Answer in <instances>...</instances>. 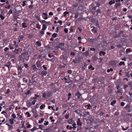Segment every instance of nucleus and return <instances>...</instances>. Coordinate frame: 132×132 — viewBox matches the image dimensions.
<instances>
[{"instance_id": "1", "label": "nucleus", "mask_w": 132, "mask_h": 132, "mask_svg": "<svg viewBox=\"0 0 132 132\" xmlns=\"http://www.w3.org/2000/svg\"><path fill=\"white\" fill-rule=\"evenodd\" d=\"M91 30L92 32L94 33L96 32H97L96 28L94 26H92L90 27Z\"/></svg>"}, {"instance_id": "2", "label": "nucleus", "mask_w": 132, "mask_h": 132, "mask_svg": "<svg viewBox=\"0 0 132 132\" xmlns=\"http://www.w3.org/2000/svg\"><path fill=\"white\" fill-rule=\"evenodd\" d=\"M35 82V81L34 80H33L32 81H31V80L29 79L28 81L29 84L28 86H31V85H33Z\"/></svg>"}, {"instance_id": "3", "label": "nucleus", "mask_w": 132, "mask_h": 132, "mask_svg": "<svg viewBox=\"0 0 132 132\" xmlns=\"http://www.w3.org/2000/svg\"><path fill=\"white\" fill-rule=\"evenodd\" d=\"M76 96H77L78 98H80L81 95L80 94L79 91L77 92L75 94Z\"/></svg>"}, {"instance_id": "4", "label": "nucleus", "mask_w": 132, "mask_h": 132, "mask_svg": "<svg viewBox=\"0 0 132 132\" xmlns=\"http://www.w3.org/2000/svg\"><path fill=\"white\" fill-rule=\"evenodd\" d=\"M47 74V72L46 71L43 70L41 73V75L42 76H45Z\"/></svg>"}, {"instance_id": "5", "label": "nucleus", "mask_w": 132, "mask_h": 132, "mask_svg": "<svg viewBox=\"0 0 132 132\" xmlns=\"http://www.w3.org/2000/svg\"><path fill=\"white\" fill-rule=\"evenodd\" d=\"M68 122L69 124H73L74 123H75V122L72 119H70L68 121Z\"/></svg>"}, {"instance_id": "6", "label": "nucleus", "mask_w": 132, "mask_h": 132, "mask_svg": "<svg viewBox=\"0 0 132 132\" xmlns=\"http://www.w3.org/2000/svg\"><path fill=\"white\" fill-rule=\"evenodd\" d=\"M36 64L37 67H39L41 65V62L39 61H37L36 63Z\"/></svg>"}, {"instance_id": "7", "label": "nucleus", "mask_w": 132, "mask_h": 132, "mask_svg": "<svg viewBox=\"0 0 132 132\" xmlns=\"http://www.w3.org/2000/svg\"><path fill=\"white\" fill-rule=\"evenodd\" d=\"M80 119H78V121L77 123V125L78 126H81L82 125V122H80Z\"/></svg>"}, {"instance_id": "8", "label": "nucleus", "mask_w": 132, "mask_h": 132, "mask_svg": "<svg viewBox=\"0 0 132 132\" xmlns=\"http://www.w3.org/2000/svg\"><path fill=\"white\" fill-rule=\"evenodd\" d=\"M6 125H7L9 127V130L12 129L13 128V126L10 125L8 123H6Z\"/></svg>"}, {"instance_id": "9", "label": "nucleus", "mask_w": 132, "mask_h": 132, "mask_svg": "<svg viewBox=\"0 0 132 132\" xmlns=\"http://www.w3.org/2000/svg\"><path fill=\"white\" fill-rule=\"evenodd\" d=\"M22 80L23 82H25L26 83H27L28 81L26 77H24L22 79Z\"/></svg>"}, {"instance_id": "10", "label": "nucleus", "mask_w": 132, "mask_h": 132, "mask_svg": "<svg viewBox=\"0 0 132 132\" xmlns=\"http://www.w3.org/2000/svg\"><path fill=\"white\" fill-rule=\"evenodd\" d=\"M14 105H11L9 107L10 110H11V109H13L14 108Z\"/></svg>"}, {"instance_id": "11", "label": "nucleus", "mask_w": 132, "mask_h": 132, "mask_svg": "<svg viewBox=\"0 0 132 132\" xmlns=\"http://www.w3.org/2000/svg\"><path fill=\"white\" fill-rule=\"evenodd\" d=\"M115 3V1L114 0H111L109 2V4L110 5H111L113 4H114Z\"/></svg>"}, {"instance_id": "12", "label": "nucleus", "mask_w": 132, "mask_h": 132, "mask_svg": "<svg viewBox=\"0 0 132 132\" xmlns=\"http://www.w3.org/2000/svg\"><path fill=\"white\" fill-rule=\"evenodd\" d=\"M28 52H25L22 53L21 54L22 56H23L24 57H25L28 55Z\"/></svg>"}, {"instance_id": "13", "label": "nucleus", "mask_w": 132, "mask_h": 132, "mask_svg": "<svg viewBox=\"0 0 132 132\" xmlns=\"http://www.w3.org/2000/svg\"><path fill=\"white\" fill-rule=\"evenodd\" d=\"M11 63L9 61L5 65V67H10V66L11 64Z\"/></svg>"}, {"instance_id": "14", "label": "nucleus", "mask_w": 132, "mask_h": 132, "mask_svg": "<svg viewBox=\"0 0 132 132\" xmlns=\"http://www.w3.org/2000/svg\"><path fill=\"white\" fill-rule=\"evenodd\" d=\"M102 54L104 56L105 54V53L103 51H101L99 53V55L100 56H101Z\"/></svg>"}, {"instance_id": "15", "label": "nucleus", "mask_w": 132, "mask_h": 132, "mask_svg": "<svg viewBox=\"0 0 132 132\" xmlns=\"http://www.w3.org/2000/svg\"><path fill=\"white\" fill-rule=\"evenodd\" d=\"M85 107H87V109H90V108L91 107V106L90 104L89 103L88 105H86L85 106Z\"/></svg>"}, {"instance_id": "16", "label": "nucleus", "mask_w": 132, "mask_h": 132, "mask_svg": "<svg viewBox=\"0 0 132 132\" xmlns=\"http://www.w3.org/2000/svg\"><path fill=\"white\" fill-rule=\"evenodd\" d=\"M26 23L23 22L22 23V27L23 28H26L27 27L26 25Z\"/></svg>"}, {"instance_id": "17", "label": "nucleus", "mask_w": 132, "mask_h": 132, "mask_svg": "<svg viewBox=\"0 0 132 132\" xmlns=\"http://www.w3.org/2000/svg\"><path fill=\"white\" fill-rule=\"evenodd\" d=\"M14 119H13L11 118L9 120L10 121V123L11 124H13L14 123Z\"/></svg>"}, {"instance_id": "18", "label": "nucleus", "mask_w": 132, "mask_h": 132, "mask_svg": "<svg viewBox=\"0 0 132 132\" xmlns=\"http://www.w3.org/2000/svg\"><path fill=\"white\" fill-rule=\"evenodd\" d=\"M43 28H42V30H45L46 29V27L45 24H43Z\"/></svg>"}, {"instance_id": "19", "label": "nucleus", "mask_w": 132, "mask_h": 132, "mask_svg": "<svg viewBox=\"0 0 132 132\" xmlns=\"http://www.w3.org/2000/svg\"><path fill=\"white\" fill-rule=\"evenodd\" d=\"M32 112L34 114H37V111L35 109L32 110Z\"/></svg>"}, {"instance_id": "20", "label": "nucleus", "mask_w": 132, "mask_h": 132, "mask_svg": "<svg viewBox=\"0 0 132 132\" xmlns=\"http://www.w3.org/2000/svg\"><path fill=\"white\" fill-rule=\"evenodd\" d=\"M116 101L115 100H114L110 104L111 105L113 106L116 103Z\"/></svg>"}, {"instance_id": "21", "label": "nucleus", "mask_w": 132, "mask_h": 132, "mask_svg": "<svg viewBox=\"0 0 132 132\" xmlns=\"http://www.w3.org/2000/svg\"><path fill=\"white\" fill-rule=\"evenodd\" d=\"M131 48H127L126 50V54H127L128 53V52H131Z\"/></svg>"}, {"instance_id": "22", "label": "nucleus", "mask_w": 132, "mask_h": 132, "mask_svg": "<svg viewBox=\"0 0 132 132\" xmlns=\"http://www.w3.org/2000/svg\"><path fill=\"white\" fill-rule=\"evenodd\" d=\"M37 128L36 127H34L33 128L31 129H30V130L31 131L33 132L34 131H35L36 130H37Z\"/></svg>"}, {"instance_id": "23", "label": "nucleus", "mask_w": 132, "mask_h": 132, "mask_svg": "<svg viewBox=\"0 0 132 132\" xmlns=\"http://www.w3.org/2000/svg\"><path fill=\"white\" fill-rule=\"evenodd\" d=\"M32 69L34 70H36L37 69L35 64L32 65Z\"/></svg>"}, {"instance_id": "24", "label": "nucleus", "mask_w": 132, "mask_h": 132, "mask_svg": "<svg viewBox=\"0 0 132 132\" xmlns=\"http://www.w3.org/2000/svg\"><path fill=\"white\" fill-rule=\"evenodd\" d=\"M66 128L68 129L71 130L72 128V127L71 126H70L69 125H68L67 126Z\"/></svg>"}, {"instance_id": "25", "label": "nucleus", "mask_w": 132, "mask_h": 132, "mask_svg": "<svg viewBox=\"0 0 132 132\" xmlns=\"http://www.w3.org/2000/svg\"><path fill=\"white\" fill-rule=\"evenodd\" d=\"M57 35V34L56 33H54L52 34V36L53 37L55 38L56 37Z\"/></svg>"}, {"instance_id": "26", "label": "nucleus", "mask_w": 132, "mask_h": 132, "mask_svg": "<svg viewBox=\"0 0 132 132\" xmlns=\"http://www.w3.org/2000/svg\"><path fill=\"white\" fill-rule=\"evenodd\" d=\"M47 96H48V97H49L50 96H51L52 95V93L51 92H48L47 93Z\"/></svg>"}, {"instance_id": "27", "label": "nucleus", "mask_w": 132, "mask_h": 132, "mask_svg": "<svg viewBox=\"0 0 132 132\" xmlns=\"http://www.w3.org/2000/svg\"><path fill=\"white\" fill-rule=\"evenodd\" d=\"M27 105L28 107H30L31 105V103L30 102H29L28 103H27Z\"/></svg>"}, {"instance_id": "28", "label": "nucleus", "mask_w": 132, "mask_h": 132, "mask_svg": "<svg viewBox=\"0 0 132 132\" xmlns=\"http://www.w3.org/2000/svg\"><path fill=\"white\" fill-rule=\"evenodd\" d=\"M121 5V4L120 3H116L115 4V6L116 7H117L118 6H120Z\"/></svg>"}, {"instance_id": "29", "label": "nucleus", "mask_w": 132, "mask_h": 132, "mask_svg": "<svg viewBox=\"0 0 132 132\" xmlns=\"http://www.w3.org/2000/svg\"><path fill=\"white\" fill-rule=\"evenodd\" d=\"M125 64V62L123 61L120 62L119 64V65H124Z\"/></svg>"}, {"instance_id": "30", "label": "nucleus", "mask_w": 132, "mask_h": 132, "mask_svg": "<svg viewBox=\"0 0 132 132\" xmlns=\"http://www.w3.org/2000/svg\"><path fill=\"white\" fill-rule=\"evenodd\" d=\"M72 126H73V130H75V129L77 127L76 126V123H74L72 125Z\"/></svg>"}, {"instance_id": "31", "label": "nucleus", "mask_w": 132, "mask_h": 132, "mask_svg": "<svg viewBox=\"0 0 132 132\" xmlns=\"http://www.w3.org/2000/svg\"><path fill=\"white\" fill-rule=\"evenodd\" d=\"M26 114L27 116V117H29L31 115L29 113V112H27L26 113Z\"/></svg>"}, {"instance_id": "32", "label": "nucleus", "mask_w": 132, "mask_h": 132, "mask_svg": "<svg viewBox=\"0 0 132 132\" xmlns=\"http://www.w3.org/2000/svg\"><path fill=\"white\" fill-rule=\"evenodd\" d=\"M36 102V100H34V101L31 103V104L33 105H34Z\"/></svg>"}, {"instance_id": "33", "label": "nucleus", "mask_w": 132, "mask_h": 132, "mask_svg": "<svg viewBox=\"0 0 132 132\" xmlns=\"http://www.w3.org/2000/svg\"><path fill=\"white\" fill-rule=\"evenodd\" d=\"M45 106V105L42 104L40 105V109H42Z\"/></svg>"}, {"instance_id": "34", "label": "nucleus", "mask_w": 132, "mask_h": 132, "mask_svg": "<svg viewBox=\"0 0 132 132\" xmlns=\"http://www.w3.org/2000/svg\"><path fill=\"white\" fill-rule=\"evenodd\" d=\"M36 44L38 46H40L41 45V43L40 42L37 41L36 42Z\"/></svg>"}, {"instance_id": "35", "label": "nucleus", "mask_w": 132, "mask_h": 132, "mask_svg": "<svg viewBox=\"0 0 132 132\" xmlns=\"http://www.w3.org/2000/svg\"><path fill=\"white\" fill-rule=\"evenodd\" d=\"M31 93V91L30 90H28L27 91L26 93H25V94L26 95H28L29 94Z\"/></svg>"}, {"instance_id": "36", "label": "nucleus", "mask_w": 132, "mask_h": 132, "mask_svg": "<svg viewBox=\"0 0 132 132\" xmlns=\"http://www.w3.org/2000/svg\"><path fill=\"white\" fill-rule=\"evenodd\" d=\"M44 120V118H42L41 119V120L40 121L39 120L38 123H41L42 122H43V121Z\"/></svg>"}, {"instance_id": "37", "label": "nucleus", "mask_w": 132, "mask_h": 132, "mask_svg": "<svg viewBox=\"0 0 132 132\" xmlns=\"http://www.w3.org/2000/svg\"><path fill=\"white\" fill-rule=\"evenodd\" d=\"M12 117L13 118V119H14L16 118V116L15 114L14 113H13L12 115Z\"/></svg>"}, {"instance_id": "38", "label": "nucleus", "mask_w": 132, "mask_h": 132, "mask_svg": "<svg viewBox=\"0 0 132 132\" xmlns=\"http://www.w3.org/2000/svg\"><path fill=\"white\" fill-rule=\"evenodd\" d=\"M36 27L38 29H40V27L39 24H36Z\"/></svg>"}, {"instance_id": "39", "label": "nucleus", "mask_w": 132, "mask_h": 132, "mask_svg": "<svg viewBox=\"0 0 132 132\" xmlns=\"http://www.w3.org/2000/svg\"><path fill=\"white\" fill-rule=\"evenodd\" d=\"M69 13L68 12L65 11V12H64V14L63 15V16H66V14H68Z\"/></svg>"}, {"instance_id": "40", "label": "nucleus", "mask_w": 132, "mask_h": 132, "mask_svg": "<svg viewBox=\"0 0 132 132\" xmlns=\"http://www.w3.org/2000/svg\"><path fill=\"white\" fill-rule=\"evenodd\" d=\"M40 22L42 23H46V21L45 20H40Z\"/></svg>"}, {"instance_id": "41", "label": "nucleus", "mask_w": 132, "mask_h": 132, "mask_svg": "<svg viewBox=\"0 0 132 132\" xmlns=\"http://www.w3.org/2000/svg\"><path fill=\"white\" fill-rule=\"evenodd\" d=\"M26 2L25 1H23V4H22V6L24 7L26 5Z\"/></svg>"}, {"instance_id": "42", "label": "nucleus", "mask_w": 132, "mask_h": 132, "mask_svg": "<svg viewBox=\"0 0 132 132\" xmlns=\"http://www.w3.org/2000/svg\"><path fill=\"white\" fill-rule=\"evenodd\" d=\"M0 17L1 18V19L2 20H3L5 19L4 17L2 14H1L0 15Z\"/></svg>"}, {"instance_id": "43", "label": "nucleus", "mask_w": 132, "mask_h": 132, "mask_svg": "<svg viewBox=\"0 0 132 132\" xmlns=\"http://www.w3.org/2000/svg\"><path fill=\"white\" fill-rule=\"evenodd\" d=\"M46 96V93H43L42 95V97L43 98H45Z\"/></svg>"}, {"instance_id": "44", "label": "nucleus", "mask_w": 132, "mask_h": 132, "mask_svg": "<svg viewBox=\"0 0 132 132\" xmlns=\"http://www.w3.org/2000/svg\"><path fill=\"white\" fill-rule=\"evenodd\" d=\"M35 18L37 20H39V21H40V17L38 16H37L35 17Z\"/></svg>"}, {"instance_id": "45", "label": "nucleus", "mask_w": 132, "mask_h": 132, "mask_svg": "<svg viewBox=\"0 0 132 132\" xmlns=\"http://www.w3.org/2000/svg\"><path fill=\"white\" fill-rule=\"evenodd\" d=\"M113 69L111 68L110 69H108L107 70V72L108 73L110 71H113Z\"/></svg>"}, {"instance_id": "46", "label": "nucleus", "mask_w": 132, "mask_h": 132, "mask_svg": "<svg viewBox=\"0 0 132 132\" xmlns=\"http://www.w3.org/2000/svg\"><path fill=\"white\" fill-rule=\"evenodd\" d=\"M23 66L22 67L20 66H18V70H21L22 69V68H23Z\"/></svg>"}, {"instance_id": "47", "label": "nucleus", "mask_w": 132, "mask_h": 132, "mask_svg": "<svg viewBox=\"0 0 132 132\" xmlns=\"http://www.w3.org/2000/svg\"><path fill=\"white\" fill-rule=\"evenodd\" d=\"M64 31L66 33H67L68 32V30L66 28H64Z\"/></svg>"}, {"instance_id": "48", "label": "nucleus", "mask_w": 132, "mask_h": 132, "mask_svg": "<svg viewBox=\"0 0 132 132\" xmlns=\"http://www.w3.org/2000/svg\"><path fill=\"white\" fill-rule=\"evenodd\" d=\"M68 100H69L70 98V96L71 95V93H69L68 94Z\"/></svg>"}, {"instance_id": "49", "label": "nucleus", "mask_w": 132, "mask_h": 132, "mask_svg": "<svg viewBox=\"0 0 132 132\" xmlns=\"http://www.w3.org/2000/svg\"><path fill=\"white\" fill-rule=\"evenodd\" d=\"M68 73L69 74H71L72 72V71L71 70H68L67 71Z\"/></svg>"}, {"instance_id": "50", "label": "nucleus", "mask_w": 132, "mask_h": 132, "mask_svg": "<svg viewBox=\"0 0 132 132\" xmlns=\"http://www.w3.org/2000/svg\"><path fill=\"white\" fill-rule=\"evenodd\" d=\"M19 49H15V50L14 51V52L16 54H17L18 53V52L19 51Z\"/></svg>"}, {"instance_id": "51", "label": "nucleus", "mask_w": 132, "mask_h": 132, "mask_svg": "<svg viewBox=\"0 0 132 132\" xmlns=\"http://www.w3.org/2000/svg\"><path fill=\"white\" fill-rule=\"evenodd\" d=\"M96 9V7H93V9L91 10V11H95Z\"/></svg>"}, {"instance_id": "52", "label": "nucleus", "mask_w": 132, "mask_h": 132, "mask_svg": "<svg viewBox=\"0 0 132 132\" xmlns=\"http://www.w3.org/2000/svg\"><path fill=\"white\" fill-rule=\"evenodd\" d=\"M117 47H118L119 48H121L122 47V46L120 44L118 45H117Z\"/></svg>"}, {"instance_id": "53", "label": "nucleus", "mask_w": 132, "mask_h": 132, "mask_svg": "<svg viewBox=\"0 0 132 132\" xmlns=\"http://www.w3.org/2000/svg\"><path fill=\"white\" fill-rule=\"evenodd\" d=\"M59 45L60 46H64V44L63 43H60L59 44Z\"/></svg>"}, {"instance_id": "54", "label": "nucleus", "mask_w": 132, "mask_h": 132, "mask_svg": "<svg viewBox=\"0 0 132 132\" xmlns=\"http://www.w3.org/2000/svg\"><path fill=\"white\" fill-rule=\"evenodd\" d=\"M11 92V91H10V90L9 89H7V92L6 93V94H7L8 93H10Z\"/></svg>"}, {"instance_id": "55", "label": "nucleus", "mask_w": 132, "mask_h": 132, "mask_svg": "<svg viewBox=\"0 0 132 132\" xmlns=\"http://www.w3.org/2000/svg\"><path fill=\"white\" fill-rule=\"evenodd\" d=\"M45 122H46L45 123H44V124L45 125H48L49 123V122L48 121H44Z\"/></svg>"}, {"instance_id": "56", "label": "nucleus", "mask_w": 132, "mask_h": 132, "mask_svg": "<svg viewBox=\"0 0 132 132\" xmlns=\"http://www.w3.org/2000/svg\"><path fill=\"white\" fill-rule=\"evenodd\" d=\"M71 55L73 56H75V54L73 52H71L70 54Z\"/></svg>"}, {"instance_id": "57", "label": "nucleus", "mask_w": 132, "mask_h": 132, "mask_svg": "<svg viewBox=\"0 0 132 132\" xmlns=\"http://www.w3.org/2000/svg\"><path fill=\"white\" fill-rule=\"evenodd\" d=\"M119 37V36H118V35L117 34V35H115V36H113V37L114 38H116L118 37Z\"/></svg>"}, {"instance_id": "58", "label": "nucleus", "mask_w": 132, "mask_h": 132, "mask_svg": "<svg viewBox=\"0 0 132 132\" xmlns=\"http://www.w3.org/2000/svg\"><path fill=\"white\" fill-rule=\"evenodd\" d=\"M123 31H121L119 33V34L118 35V36H120L121 34L123 33Z\"/></svg>"}, {"instance_id": "59", "label": "nucleus", "mask_w": 132, "mask_h": 132, "mask_svg": "<svg viewBox=\"0 0 132 132\" xmlns=\"http://www.w3.org/2000/svg\"><path fill=\"white\" fill-rule=\"evenodd\" d=\"M39 103L36 104V106L35 107V109H37L39 107Z\"/></svg>"}, {"instance_id": "60", "label": "nucleus", "mask_w": 132, "mask_h": 132, "mask_svg": "<svg viewBox=\"0 0 132 132\" xmlns=\"http://www.w3.org/2000/svg\"><path fill=\"white\" fill-rule=\"evenodd\" d=\"M90 50L93 51H94L95 50V49L94 48H90Z\"/></svg>"}, {"instance_id": "61", "label": "nucleus", "mask_w": 132, "mask_h": 132, "mask_svg": "<svg viewBox=\"0 0 132 132\" xmlns=\"http://www.w3.org/2000/svg\"><path fill=\"white\" fill-rule=\"evenodd\" d=\"M96 7H98L100 5V4L98 2H97L96 3Z\"/></svg>"}, {"instance_id": "62", "label": "nucleus", "mask_w": 132, "mask_h": 132, "mask_svg": "<svg viewBox=\"0 0 132 132\" xmlns=\"http://www.w3.org/2000/svg\"><path fill=\"white\" fill-rule=\"evenodd\" d=\"M125 105V103L123 102H122L121 103V105L122 106H123Z\"/></svg>"}, {"instance_id": "63", "label": "nucleus", "mask_w": 132, "mask_h": 132, "mask_svg": "<svg viewBox=\"0 0 132 132\" xmlns=\"http://www.w3.org/2000/svg\"><path fill=\"white\" fill-rule=\"evenodd\" d=\"M130 106L128 104L125 107V108H129Z\"/></svg>"}, {"instance_id": "64", "label": "nucleus", "mask_w": 132, "mask_h": 132, "mask_svg": "<svg viewBox=\"0 0 132 132\" xmlns=\"http://www.w3.org/2000/svg\"><path fill=\"white\" fill-rule=\"evenodd\" d=\"M9 49V48L7 47H6L4 49V50L5 51H6L8 50Z\"/></svg>"}]
</instances>
